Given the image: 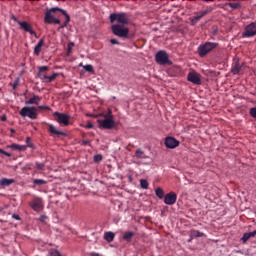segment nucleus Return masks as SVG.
I'll use <instances>...</instances> for the list:
<instances>
[{"label":"nucleus","mask_w":256,"mask_h":256,"mask_svg":"<svg viewBox=\"0 0 256 256\" xmlns=\"http://www.w3.org/2000/svg\"><path fill=\"white\" fill-rule=\"evenodd\" d=\"M111 31L113 35H116V37H121L122 39H129L131 37L129 36V28L124 27L121 24L112 25Z\"/></svg>","instance_id":"1"},{"label":"nucleus","mask_w":256,"mask_h":256,"mask_svg":"<svg viewBox=\"0 0 256 256\" xmlns=\"http://www.w3.org/2000/svg\"><path fill=\"white\" fill-rule=\"evenodd\" d=\"M117 21L120 25H129L130 19L127 13H112L110 14V22L115 23Z\"/></svg>","instance_id":"2"},{"label":"nucleus","mask_w":256,"mask_h":256,"mask_svg":"<svg viewBox=\"0 0 256 256\" xmlns=\"http://www.w3.org/2000/svg\"><path fill=\"white\" fill-rule=\"evenodd\" d=\"M218 43L215 42H206L204 44H201L198 47V55L200 57H205V55H207L208 53H211V51H213V49H216V47L218 46Z\"/></svg>","instance_id":"3"},{"label":"nucleus","mask_w":256,"mask_h":256,"mask_svg":"<svg viewBox=\"0 0 256 256\" xmlns=\"http://www.w3.org/2000/svg\"><path fill=\"white\" fill-rule=\"evenodd\" d=\"M155 61L158 65H173V62L169 60V54L164 50H159L155 55Z\"/></svg>","instance_id":"4"},{"label":"nucleus","mask_w":256,"mask_h":256,"mask_svg":"<svg viewBox=\"0 0 256 256\" xmlns=\"http://www.w3.org/2000/svg\"><path fill=\"white\" fill-rule=\"evenodd\" d=\"M19 115H21V117H28L29 119H37L38 117L37 108L24 106L20 110Z\"/></svg>","instance_id":"5"},{"label":"nucleus","mask_w":256,"mask_h":256,"mask_svg":"<svg viewBox=\"0 0 256 256\" xmlns=\"http://www.w3.org/2000/svg\"><path fill=\"white\" fill-rule=\"evenodd\" d=\"M54 117H56L57 123H59V125H63L64 127H67V125H69V120L71 119V116L59 112H55Z\"/></svg>","instance_id":"6"},{"label":"nucleus","mask_w":256,"mask_h":256,"mask_svg":"<svg viewBox=\"0 0 256 256\" xmlns=\"http://www.w3.org/2000/svg\"><path fill=\"white\" fill-rule=\"evenodd\" d=\"M98 125L100 129H114L115 120H113V118H105L104 120H98Z\"/></svg>","instance_id":"7"},{"label":"nucleus","mask_w":256,"mask_h":256,"mask_svg":"<svg viewBox=\"0 0 256 256\" xmlns=\"http://www.w3.org/2000/svg\"><path fill=\"white\" fill-rule=\"evenodd\" d=\"M55 11H59V7L50 8L46 11L44 16V23H47L48 25L53 24V20L55 19L53 13H55Z\"/></svg>","instance_id":"8"},{"label":"nucleus","mask_w":256,"mask_h":256,"mask_svg":"<svg viewBox=\"0 0 256 256\" xmlns=\"http://www.w3.org/2000/svg\"><path fill=\"white\" fill-rule=\"evenodd\" d=\"M256 35V24L255 22L250 23L246 26L245 31L242 33V37H255Z\"/></svg>","instance_id":"9"},{"label":"nucleus","mask_w":256,"mask_h":256,"mask_svg":"<svg viewBox=\"0 0 256 256\" xmlns=\"http://www.w3.org/2000/svg\"><path fill=\"white\" fill-rule=\"evenodd\" d=\"M187 80L193 85H201V75L197 72H189L187 75Z\"/></svg>","instance_id":"10"},{"label":"nucleus","mask_w":256,"mask_h":256,"mask_svg":"<svg viewBox=\"0 0 256 256\" xmlns=\"http://www.w3.org/2000/svg\"><path fill=\"white\" fill-rule=\"evenodd\" d=\"M30 207L33 209V211H36V213H41V210L43 209V200H41V198H35L30 203Z\"/></svg>","instance_id":"11"},{"label":"nucleus","mask_w":256,"mask_h":256,"mask_svg":"<svg viewBox=\"0 0 256 256\" xmlns=\"http://www.w3.org/2000/svg\"><path fill=\"white\" fill-rule=\"evenodd\" d=\"M165 145L167 149H176L178 145H180L179 140L175 139L174 137L168 136L165 139Z\"/></svg>","instance_id":"12"},{"label":"nucleus","mask_w":256,"mask_h":256,"mask_svg":"<svg viewBox=\"0 0 256 256\" xmlns=\"http://www.w3.org/2000/svg\"><path fill=\"white\" fill-rule=\"evenodd\" d=\"M164 203L166 205H175L177 203V194L175 192H170L164 196Z\"/></svg>","instance_id":"13"},{"label":"nucleus","mask_w":256,"mask_h":256,"mask_svg":"<svg viewBox=\"0 0 256 256\" xmlns=\"http://www.w3.org/2000/svg\"><path fill=\"white\" fill-rule=\"evenodd\" d=\"M18 25H20L21 29L26 31V33H30V35H34L35 37H37V33L35 32V30H33V27L28 22H18Z\"/></svg>","instance_id":"14"},{"label":"nucleus","mask_w":256,"mask_h":256,"mask_svg":"<svg viewBox=\"0 0 256 256\" xmlns=\"http://www.w3.org/2000/svg\"><path fill=\"white\" fill-rule=\"evenodd\" d=\"M39 71L37 74V77H39V79H41V81H43V83H45L47 81V71H49V67L48 66H40L38 67Z\"/></svg>","instance_id":"15"},{"label":"nucleus","mask_w":256,"mask_h":256,"mask_svg":"<svg viewBox=\"0 0 256 256\" xmlns=\"http://www.w3.org/2000/svg\"><path fill=\"white\" fill-rule=\"evenodd\" d=\"M209 11L210 10H204L199 15L194 16L191 19V25H197V23H199V21H201V19H203V17H205V15H207V13H209Z\"/></svg>","instance_id":"16"},{"label":"nucleus","mask_w":256,"mask_h":256,"mask_svg":"<svg viewBox=\"0 0 256 256\" xmlns=\"http://www.w3.org/2000/svg\"><path fill=\"white\" fill-rule=\"evenodd\" d=\"M224 9H226V11H233L235 9H241V3H239V2L226 3L224 6Z\"/></svg>","instance_id":"17"},{"label":"nucleus","mask_w":256,"mask_h":256,"mask_svg":"<svg viewBox=\"0 0 256 256\" xmlns=\"http://www.w3.org/2000/svg\"><path fill=\"white\" fill-rule=\"evenodd\" d=\"M133 158L134 159H149V156L145 154V151H143V149L138 148V149H136Z\"/></svg>","instance_id":"18"},{"label":"nucleus","mask_w":256,"mask_h":256,"mask_svg":"<svg viewBox=\"0 0 256 256\" xmlns=\"http://www.w3.org/2000/svg\"><path fill=\"white\" fill-rule=\"evenodd\" d=\"M49 132L52 134V135H63L64 137L67 135V133L57 129V127H55V125L53 124H50L49 125Z\"/></svg>","instance_id":"19"},{"label":"nucleus","mask_w":256,"mask_h":256,"mask_svg":"<svg viewBox=\"0 0 256 256\" xmlns=\"http://www.w3.org/2000/svg\"><path fill=\"white\" fill-rule=\"evenodd\" d=\"M41 103V97L34 95L32 98L25 102V105H39Z\"/></svg>","instance_id":"20"},{"label":"nucleus","mask_w":256,"mask_h":256,"mask_svg":"<svg viewBox=\"0 0 256 256\" xmlns=\"http://www.w3.org/2000/svg\"><path fill=\"white\" fill-rule=\"evenodd\" d=\"M7 147H8V149H12V151H26L27 150V146L15 144V143L8 145Z\"/></svg>","instance_id":"21"},{"label":"nucleus","mask_w":256,"mask_h":256,"mask_svg":"<svg viewBox=\"0 0 256 256\" xmlns=\"http://www.w3.org/2000/svg\"><path fill=\"white\" fill-rule=\"evenodd\" d=\"M241 69H243V64H240L239 62H236L234 64V67H232V69H231V73L233 75H239V73H241Z\"/></svg>","instance_id":"22"},{"label":"nucleus","mask_w":256,"mask_h":256,"mask_svg":"<svg viewBox=\"0 0 256 256\" xmlns=\"http://www.w3.org/2000/svg\"><path fill=\"white\" fill-rule=\"evenodd\" d=\"M13 183H15L14 179H9V178L0 179V185L2 187H9V185H13Z\"/></svg>","instance_id":"23"},{"label":"nucleus","mask_w":256,"mask_h":256,"mask_svg":"<svg viewBox=\"0 0 256 256\" xmlns=\"http://www.w3.org/2000/svg\"><path fill=\"white\" fill-rule=\"evenodd\" d=\"M45 45V41L43 39H40L38 44L34 48V55H39L41 53V47Z\"/></svg>","instance_id":"24"},{"label":"nucleus","mask_w":256,"mask_h":256,"mask_svg":"<svg viewBox=\"0 0 256 256\" xmlns=\"http://www.w3.org/2000/svg\"><path fill=\"white\" fill-rule=\"evenodd\" d=\"M104 239H105V241H107V243L113 242V240L115 239V233L105 232L104 233Z\"/></svg>","instance_id":"25"},{"label":"nucleus","mask_w":256,"mask_h":256,"mask_svg":"<svg viewBox=\"0 0 256 256\" xmlns=\"http://www.w3.org/2000/svg\"><path fill=\"white\" fill-rule=\"evenodd\" d=\"M133 237H135V232H125L123 235L124 241H127L128 243H130V241H131V239H133Z\"/></svg>","instance_id":"26"},{"label":"nucleus","mask_w":256,"mask_h":256,"mask_svg":"<svg viewBox=\"0 0 256 256\" xmlns=\"http://www.w3.org/2000/svg\"><path fill=\"white\" fill-rule=\"evenodd\" d=\"M190 235L192 238H197V237H203L205 233L199 231V230H191Z\"/></svg>","instance_id":"27"},{"label":"nucleus","mask_w":256,"mask_h":256,"mask_svg":"<svg viewBox=\"0 0 256 256\" xmlns=\"http://www.w3.org/2000/svg\"><path fill=\"white\" fill-rule=\"evenodd\" d=\"M59 77V73H53L51 76H47L45 83H53Z\"/></svg>","instance_id":"28"},{"label":"nucleus","mask_w":256,"mask_h":256,"mask_svg":"<svg viewBox=\"0 0 256 256\" xmlns=\"http://www.w3.org/2000/svg\"><path fill=\"white\" fill-rule=\"evenodd\" d=\"M58 11H61L62 15H64V17L66 18L65 22L66 25H69V21H71V17L67 14V11L59 8Z\"/></svg>","instance_id":"29"},{"label":"nucleus","mask_w":256,"mask_h":256,"mask_svg":"<svg viewBox=\"0 0 256 256\" xmlns=\"http://www.w3.org/2000/svg\"><path fill=\"white\" fill-rule=\"evenodd\" d=\"M155 193L159 199L165 198V192L161 188H157Z\"/></svg>","instance_id":"30"},{"label":"nucleus","mask_w":256,"mask_h":256,"mask_svg":"<svg viewBox=\"0 0 256 256\" xmlns=\"http://www.w3.org/2000/svg\"><path fill=\"white\" fill-rule=\"evenodd\" d=\"M33 184L34 185H47V181L43 180V179H34L33 180Z\"/></svg>","instance_id":"31"},{"label":"nucleus","mask_w":256,"mask_h":256,"mask_svg":"<svg viewBox=\"0 0 256 256\" xmlns=\"http://www.w3.org/2000/svg\"><path fill=\"white\" fill-rule=\"evenodd\" d=\"M83 69L88 73H95V70H93V65L91 64L84 65Z\"/></svg>","instance_id":"32"},{"label":"nucleus","mask_w":256,"mask_h":256,"mask_svg":"<svg viewBox=\"0 0 256 256\" xmlns=\"http://www.w3.org/2000/svg\"><path fill=\"white\" fill-rule=\"evenodd\" d=\"M140 187L142 189H148L149 188V182H147V180H145V179L140 180Z\"/></svg>","instance_id":"33"},{"label":"nucleus","mask_w":256,"mask_h":256,"mask_svg":"<svg viewBox=\"0 0 256 256\" xmlns=\"http://www.w3.org/2000/svg\"><path fill=\"white\" fill-rule=\"evenodd\" d=\"M250 239H251V238H250V236H249V233L247 232V233H244V234H243V236H242V238H241V241H242L243 243H247Z\"/></svg>","instance_id":"34"},{"label":"nucleus","mask_w":256,"mask_h":256,"mask_svg":"<svg viewBox=\"0 0 256 256\" xmlns=\"http://www.w3.org/2000/svg\"><path fill=\"white\" fill-rule=\"evenodd\" d=\"M35 166H36V169H38V171H43L45 169V164L43 163L36 162Z\"/></svg>","instance_id":"35"},{"label":"nucleus","mask_w":256,"mask_h":256,"mask_svg":"<svg viewBox=\"0 0 256 256\" xmlns=\"http://www.w3.org/2000/svg\"><path fill=\"white\" fill-rule=\"evenodd\" d=\"M94 161H95V163H99V162L103 161V156L101 154L95 155Z\"/></svg>","instance_id":"36"},{"label":"nucleus","mask_w":256,"mask_h":256,"mask_svg":"<svg viewBox=\"0 0 256 256\" xmlns=\"http://www.w3.org/2000/svg\"><path fill=\"white\" fill-rule=\"evenodd\" d=\"M73 47H75V43L74 42H70L68 43V55H70L71 51H73Z\"/></svg>","instance_id":"37"},{"label":"nucleus","mask_w":256,"mask_h":256,"mask_svg":"<svg viewBox=\"0 0 256 256\" xmlns=\"http://www.w3.org/2000/svg\"><path fill=\"white\" fill-rule=\"evenodd\" d=\"M249 114L251 117H253V119H256V107L250 108Z\"/></svg>","instance_id":"38"},{"label":"nucleus","mask_w":256,"mask_h":256,"mask_svg":"<svg viewBox=\"0 0 256 256\" xmlns=\"http://www.w3.org/2000/svg\"><path fill=\"white\" fill-rule=\"evenodd\" d=\"M103 117H105V119H113V112H111V110H108V113L104 114Z\"/></svg>","instance_id":"39"},{"label":"nucleus","mask_w":256,"mask_h":256,"mask_svg":"<svg viewBox=\"0 0 256 256\" xmlns=\"http://www.w3.org/2000/svg\"><path fill=\"white\" fill-rule=\"evenodd\" d=\"M26 143H27V147H30L31 149H33L34 145L31 143V138L27 137Z\"/></svg>","instance_id":"40"},{"label":"nucleus","mask_w":256,"mask_h":256,"mask_svg":"<svg viewBox=\"0 0 256 256\" xmlns=\"http://www.w3.org/2000/svg\"><path fill=\"white\" fill-rule=\"evenodd\" d=\"M84 127H85V129H93L94 125L92 122L88 121Z\"/></svg>","instance_id":"41"},{"label":"nucleus","mask_w":256,"mask_h":256,"mask_svg":"<svg viewBox=\"0 0 256 256\" xmlns=\"http://www.w3.org/2000/svg\"><path fill=\"white\" fill-rule=\"evenodd\" d=\"M0 153H2V155H6V157H11V153H9L3 149H0Z\"/></svg>","instance_id":"42"},{"label":"nucleus","mask_w":256,"mask_h":256,"mask_svg":"<svg viewBox=\"0 0 256 256\" xmlns=\"http://www.w3.org/2000/svg\"><path fill=\"white\" fill-rule=\"evenodd\" d=\"M110 43H111L112 45H119V40H117V39H115V38H112V39L110 40Z\"/></svg>","instance_id":"43"},{"label":"nucleus","mask_w":256,"mask_h":256,"mask_svg":"<svg viewBox=\"0 0 256 256\" xmlns=\"http://www.w3.org/2000/svg\"><path fill=\"white\" fill-rule=\"evenodd\" d=\"M38 109H45L46 111H51V107L43 105L39 106Z\"/></svg>","instance_id":"44"},{"label":"nucleus","mask_w":256,"mask_h":256,"mask_svg":"<svg viewBox=\"0 0 256 256\" xmlns=\"http://www.w3.org/2000/svg\"><path fill=\"white\" fill-rule=\"evenodd\" d=\"M12 219H16V221H21V216H19L18 214H13Z\"/></svg>","instance_id":"45"},{"label":"nucleus","mask_w":256,"mask_h":256,"mask_svg":"<svg viewBox=\"0 0 256 256\" xmlns=\"http://www.w3.org/2000/svg\"><path fill=\"white\" fill-rule=\"evenodd\" d=\"M11 19L12 21H15V23H18V24L21 23V21H19V19H17L16 16L13 14L11 15Z\"/></svg>","instance_id":"46"},{"label":"nucleus","mask_w":256,"mask_h":256,"mask_svg":"<svg viewBox=\"0 0 256 256\" xmlns=\"http://www.w3.org/2000/svg\"><path fill=\"white\" fill-rule=\"evenodd\" d=\"M53 23H55V25H59L61 23V20H59L58 18L54 17Z\"/></svg>","instance_id":"47"},{"label":"nucleus","mask_w":256,"mask_h":256,"mask_svg":"<svg viewBox=\"0 0 256 256\" xmlns=\"http://www.w3.org/2000/svg\"><path fill=\"white\" fill-rule=\"evenodd\" d=\"M17 85H19V80H15L13 83V89H17Z\"/></svg>","instance_id":"48"},{"label":"nucleus","mask_w":256,"mask_h":256,"mask_svg":"<svg viewBox=\"0 0 256 256\" xmlns=\"http://www.w3.org/2000/svg\"><path fill=\"white\" fill-rule=\"evenodd\" d=\"M45 219H47L46 215H41L39 218V221H41L42 223L45 221Z\"/></svg>","instance_id":"49"},{"label":"nucleus","mask_w":256,"mask_h":256,"mask_svg":"<svg viewBox=\"0 0 256 256\" xmlns=\"http://www.w3.org/2000/svg\"><path fill=\"white\" fill-rule=\"evenodd\" d=\"M248 235H249L250 239H251V237H255L256 230H254L253 232H248Z\"/></svg>","instance_id":"50"},{"label":"nucleus","mask_w":256,"mask_h":256,"mask_svg":"<svg viewBox=\"0 0 256 256\" xmlns=\"http://www.w3.org/2000/svg\"><path fill=\"white\" fill-rule=\"evenodd\" d=\"M65 27H67V23L64 22L61 26H59L58 30L65 29Z\"/></svg>","instance_id":"51"},{"label":"nucleus","mask_w":256,"mask_h":256,"mask_svg":"<svg viewBox=\"0 0 256 256\" xmlns=\"http://www.w3.org/2000/svg\"><path fill=\"white\" fill-rule=\"evenodd\" d=\"M91 142L89 140H83L82 145H89Z\"/></svg>","instance_id":"52"},{"label":"nucleus","mask_w":256,"mask_h":256,"mask_svg":"<svg viewBox=\"0 0 256 256\" xmlns=\"http://www.w3.org/2000/svg\"><path fill=\"white\" fill-rule=\"evenodd\" d=\"M1 121H7V116H2Z\"/></svg>","instance_id":"53"},{"label":"nucleus","mask_w":256,"mask_h":256,"mask_svg":"<svg viewBox=\"0 0 256 256\" xmlns=\"http://www.w3.org/2000/svg\"><path fill=\"white\" fill-rule=\"evenodd\" d=\"M91 256H101V254L93 252Z\"/></svg>","instance_id":"54"},{"label":"nucleus","mask_w":256,"mask_h":256,"mask_svg":"<svg viewBox=\"0 0 256 256\" xmlns=\"http://www.w3.org/2000/svg\"><path fill=\"white\" fill-rule=\"evenodd\" d=\"M79 67H85V65H83V63H80V64H79Z\"/></svg>","instance_id":"55"},{"label":"nucleus","mask_w":256,"mask_h":256,"mask_svg":"<svg viewBox=\"0 0 256 256\" xmlns=\"http://www.w3.org/2000/svg\"><path fill=\"white\" fill-rule=\"evenodd\" d=\"M11 133H15V129H11Z\"/></svg>","instance_id":"56"},{"label":"nucleus","mask_w":256,"mask_h":256,"mask_svg":"<svg viewBox=\"0 0 256 256\" xmlns=\"http://www.w3.org/2000/svg\"><path fill=\"white\" fill-rule=\"evenodd\" d=\"M193 238L191 237L188 241H189V243H191V240H192Z\"/></svg>","instance_id":"57"}]
</instances>
